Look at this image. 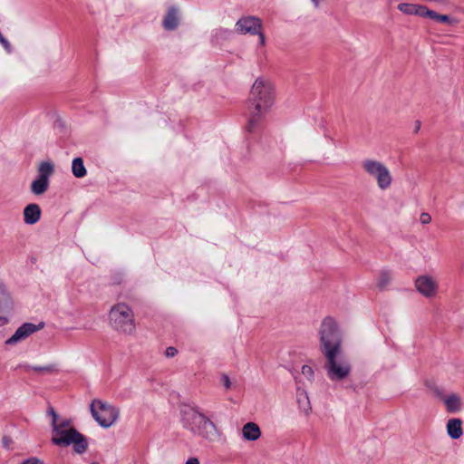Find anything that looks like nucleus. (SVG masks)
Wrapping results in <instances>:
<instances>
[{
  "label": "nucleus",
  "mask_w": 464,
  "mask_h": 464,
  "mask_svg": "<svg viewBox=\"0 0 464 464\" xmlns=\"http://www.w3.org/2000/svg\"><path fill=\"white\" fill-rule=\"evenodd\" d=\"M319 350L325 359V371L332 382H342L349 378L352 364L344 354L343 333L339 322L328 315L322 319L318 328Z\"/></svg>",
  "instance_id": "1"
},
{
  "label": "nucleus",
  "mask_w": 464,
  "mask_h": 464,
  "mask_svg": "<svg viewBox=\"0 0 464 464\" xmlns=\"http://www.w3.org/2000/svg\"><path fill=\"white\" fill-rule=\"evenodd\" d=\"M276 100L275 82L267 75L256 76L248 92V120L246 130L253 131L257 124L272 111Z\"/></svg>",
  "instance_id": "2"
},
{
  "label": "nucleus",
  "mask_w": 464,
  "mask_h": 464,
  "mask_svg": "<svg viewBox=\"0 0 464 464\" xmlns=\"http://www.w3.org/2000/svg\"><path fill=\"white\" fill-rule=\"evenodd\" d=\"M181 427L191 435L213 443L221 440L220 428L197 405L183 404L179 409Z\"/></svg>",
  "instance_id": "3"
},
{
  "label": "nucleus",
  "mask_w": 464,
  "mask_h": 464,
  "mask_svg": "<svg viewBox=\"0 0 464 464\" xmlns=\"http://www.w3.org/2000/svg\"><path fill=\"white\" fill-rule=\"evenodd\" d=\"M52 416L53 435L52 442L57 446L73 445L76 453H83L87 449L84 437L78 432L68 419H59L55 411H50Z\"/></svg>",
  "instance_id": "4"
},
{
  "label": "nucleus",
  "mask_w": 464,
  "mask_h": 464,
  "mask_svg": "<svg viewBox=\"0 0 464 464\" xmlns=\"http://www.w3.org/2000/svg\"><path fill=\"white\" fill-rule=\"evenodd\" d=\"M109 326L123 336H133L137 332V322L133 307L127 302L113 304L107 313Z\"/></svg>",
  "instance_id": "5"
},
{
  "label": "nucleus",
  "mask_w": 464,
  "mask_h": 464,
  "mask_svg": "<svg viewBox=\"0 0 464 464\" xmlns=\"http://www.w3.org/2000/svg\"><path fill=\"white\" fill-rule=\"evenodd\" d=\"M363 172L372 180L382 191L389 190L393 183V176L390 168L382 160L366 158L361 163Z\"/></svg>",
  "instance_id": "6"
},
{
  "label": "nucleus",
  "mask_w": 464,
  "mask_h": 464,
  "mask_svg": "<svg viewBox=\"0 0 464 464\" xmlns=\"http://www.w3.org/2000/svg\"><path fill=\"white\" fill-rule=\"evenodd\" d=\"M90 409L94 420L103 428H110L118 420L119 410L106 401L93 400Z\"/></svg>",
  "instance_id": "7"
},
{
  "label": "nucleus",
  "mask_w": 464,
  "mask_h": 464,
  "mask_svg": "<svg viewBox=\"0 0 464 464\" xmlns=\"http://www.w3.org/2000/svg\"><path fill=\"white\" fill-rule=\"evenodd\" d=\"M16 308V302L10 287L0 280V328L12 322Z\"/></svg>",
  "instance_id": "8"
},
{
  "label": "nucleus",
  "mask_w": 464,
  "mask_h": 464,
  "mask_svg": "<svg viewBox=\"0 0 464 464\" xmlns=\"http://www.w3.org/2000/svg\"><path fill=\"white\" fill-rule=\"evenodd\" d=\"M235 32L238 34L257 35L259 47L264 48L266 45L262 21L256 16L248 15L239 18L235 24Z\"/></svg>",
  "instance_id": "9"
},
{
  "label": "nucleus",
  "mask_w": 464,
  "mask_h": 464,
  "mask_svg": "<svg viewBox=\"0 0 464 464\" xmlns=\"http://www.w3.org/2000/svg\"><path fill=\"white\" fill-rule=\"evenodd\" d=\"M37 173V178L31 183L30 190L34 195L41 196L49 188V179L54 173V164L50 160L42 161L38 165Z\"/></svg>",
  "instance_id": "10"
},
{
  "label": "nucleus",
  "mask_w": 464,
  "mask_h": 464,
  "mask_svg": "<svg viewBox=\"0 0 464 464\" xmlns=\"http://www.w3.org/2000/svg\"><path fill=\"white\" fill-rule=\"evenodd\" d=\"M413 285L416 292L426 299H435L439 295L440 282L430 274L419 275Z\"/></svg>",
  "instance_id": "11"
},
{
  "label": "nucleus",
  "mask_w": 464,
  "mask_h": 464,
  "mask_svg": "<svg viewBox=\"0 0 464 464\" xmlns=\"http://www.w3.org/2000/svg\"><path fill=\"white\" fill-rule=\"evenodd\" d=\"M44 327V324H35L33 323H24L21 324L14 333L5 341V344L8 347H15L24 343L30 336Z\"/></svg>",
  "instance_id": "12"
},
{
  "label": "nucleus",
  "mask_w": 464,
  "mask_h": 464,
  "mask_svg": "<svg viewBox=\"0 0 464 464\" xmlns=\"http://www.w3.org/2000/svg\"><path fill=\"white\" fill-rule=\"evenodd\" d=\"M181 20L182 13L180 8L176 5H171L166 10L161 23L166 31H174L180 25Z\"/></svg>",
  "instance_id": "13"
},
{
  "label": "nucleus",
  "mask_w": 464,
  "mask_h": 464,
  "mask_svg": "<svg viewBox=\"0 0 464 464\" xmlns=\"http://www.w3.org/2000/svg\"><path fill=\"white\" fill-rule=\"evenodd\" d=\"M445 411L451 414H457L463 411L464 401L461 395L457 392H450L440 396Z\"/></svg>",
  "instance_id": "14"
},
{
  "label": "nucleus",
  "mask_w": 464,
  "mask_h": 464,
  "mask_svg": "<svg viewBox=\"0 0 464 464\" xmlns=\"http://www.w3.org/2000/svg\"><path fill=\"white\" fill-rule=\"evenodd\" d=\"M241 436L245 441L255 442L262 436V431L257 423L248 421L242 426Z\"/></svg>",
  "instance_id": "15"
},
{
  "label": "nucleus",
  "mask_w": 464,
  "mask_h": 464,
  "mask_svg": "<svg viewBox=\"0 0 464 464\" xmlns=\"http://www.w3.org/2000/svg\"><path fill=\"white\" fill-rule=\"evenodd\" d=\"M398 10L407 15H417L426 17L428 7L426 5L413 3H401L397 6Z\"/></svg>",
  "instance_id": "16"
},
{
  "label": "nucleus",
  "mask_w": 464,
  "mask_h": 464,
  "mask_svg": "<svg viewBox=\"0 0 464 464\" xmlns=\"http://www.w3.org/2000/svg\"><path fill=\"white\" fill-rule=\"evenodd\" d=\"M42 210L39 205L35 203L28 204L23 211L24 222L26 225H34L40 220Z\"/></svg>",
  "instance_id": "17"
},
{
  "label": "nucleus",
  "mask_w": 464,
  "mask_h": 464,
  "mask_svg": "<svg viewBox=\"0 0 464 464\" xmlns=\"http://www.w3.org/2000/svg\"><path fill=\"white\" fill-rule=\"evenodd\" d=\"M446 431L450 439H460L464 433L463 421L459 418L449 419L446 422Z\"/></svg>",
  "instance_id": "18"
},
{
  "label": "nucleus",
  "mask_w": 464,
  "mask_h": 464,
  "mask_svg": "<svg viewBox=\"0 0 464 464\" xmlns=\"http://www.w3.org/2000/svg\"><path fill=\"white\" fill-rule=\"evenodd\" d=\"M72 172L76 178H83L87 170L84 167L83 160L82 158H75L72 162Z\"/></svg>",
  "instance_id": "19"
},
{
  "label": "nucleus",
  "mask_w": 464,
  "mask_h": 464,
  "mask_svg": "<svg viewBox=\"0 0 464 464\" xmlns=\"http://www.w3.org/2000/svg\"><path fill=\"white\" fill-rule=\"evenodd\" d=\"M297 403L300 408V410L305 413L308 414L311 411V405L310 401L308 398V395L305 392H300L297 395Z\"/></svg>",
  "instance_id": "20"
},
{
  "label": "nucleus",
  "mask_w": 464,
  "mask_h": 464,
  "mask_svg": "<svg viewBox=\"0 0 464 464\" xmlns=\"http://www.w3.org/2000/svg\"><path fill=\"white\" fill-rule=\"evenodd\" d=\"M392 279V273L390 270H382L377 279V286L379 288H384Z\"/></svg>",
  "instance_id": "21"
},
{
  "label": "nucleus",
  "mask_w": 464,
  "mask_h": 464,
  "mask_svg": "<svg viewBox=\"0 0 464 464\" xmlns=\"http://www.w3.org/2000/svg\"><path fill=\"white\" fill-rule=\"evenodd\" d=\"M426 17L436 20L440 23H448V24L453 23V20L449 15L440 14L430 8H428V11L426 12Z\"/></svg>",
  "instance_id": "22"
},
{
  "label": "nucleus",
  "mask_w": 464,
  "mask_h": 464,
  "mask_svg": "<svg viewBox=\"0 0 464 464\" xmlns=\"http://www.w3.org/2000/svg\"><path fill=\"white\" fill-rule=\"evenodd\" d=\"M301 376L308 382H313L314 380V371L311 364H304L301 368Z\"/></svg>",
  "instance_id": "23"
},
{
  "label": "nucleus",
  "mask_w": 464,
  "mask_h": 464,
  "mask_svg": "<svg viewBox=\"0 0 464 464\" xmlns=\"http://www.w3.org/2000/svg\"><path fill=\"white\" fill-rule=\"evenodd\" d=\"M221 383L225 387L226 390H229L231 388V381L227 374H223L221 376Z\"/></svg>",
  "instance_id": "24"
},
{
  "label": "nucleus",
  "mask_w": 464,
  "mask_h": 464,
  "mask_svg": "<svg viewBox=\"0 0 464 464\" xmlns=\"http://www.w3.org/2000/svg\"><path fill=\"white\" fill-rule=\"evenodd\" d=\"M0 44L3 45V47L6 50V52H11V44L9 42L4 38V36L0 34Z\"/></svg>",
  "instance_id": "25"
},
{
  "label": "nucleus",
  "mask_w": 464,
  "mask_h": 464,
  "mask_svg": "<svg viewBox=\"0 0 464 464\" xmlns=\"http://www.w3.org/2000/svg\"><path fill=\"white\" fill-rule=\"evenodd\" d=\"M420 221L421 224H429L431 221V217L428 213H422L420 217Z\"/></svg>",
  "instance_id": "26"
},
{
  "label": "nucleus",
  "mask_w": 464,
  "mask_h": 464,
  "mask_svg": "<svg viewBox=\"0 0 464 464\" xmlns=\"http://www.w3.org/2000/svg\"><path fill=\"white\" fill-rule=\"evenodd\" d=\"M178 351L176 348L174 347H169L167 350H166V355L168 357H173L177 354Z\"/></svg>",
  "instance_id": "27"
},
{
  "label": "nucleus",
  "mask_w": 464,
  "mask_h": 464,
  "mask_svg": "<svg viewBox=\"0 0 464 464\" xmlns=\"http://www.w3.org/2000/svg\"><path fill=\"white\" fill-rule=\"evenodd\" d=\"M185 464H200V462L198 458L190 457L186 460Z\"/></svg>",
  "instance_id": "28"
},
{
  "label": "nucleus",
  "mask_w": 464,
  "mask_h": 464,
  "mask_svg": "<svg viewBox=\"0 0 464 464\" xmlns=\"http://www.w3.org/2000/svg\"><path fill=\"white\" fill-rule=\"evenodd\" d=\"M312 3L314 4V6H319V5L324 1V0H311Z\"/></svg>",
  "instance_id": "29"
}]
</instances>
